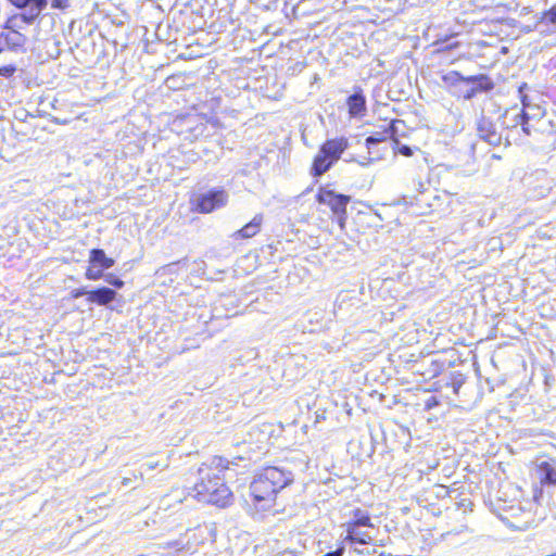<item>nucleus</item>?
<instances>
[{
	"label": "nucleus",
	"mask_w": 556,
	"mask_h": 556,
	"mask_svg": "<svg viewBox=\"0 0 556 556\" xmlns=\"http://www.w3.org/2000/svg\"><path fill=\"white\" fill-rule=\"evenodd\" d=\"M247 460L244 457H236L229 460L222 456H215L208 466L199 468L200 481L194 484V496L200 502L216 505L218 507H226L231 503L232 493L224 482V479L214 472V470L222 472L230 470L231 466H238V462Z\"/></svg>",
	"instance_id": "obj_1"
},
{
	"label": "nucleus",
	"mask_w": 556,
	"mask_h": 556,
	"mask_svg": "<svg viewBox=\"0 0 556 556\" xmlns=\"http://www.w3.org/2000/svg\"><path fill=\"white\" fill-rule=\"evenodd\" d=\"M294 480L291 470L278 466H269L254 476L250 483V493L253 504L260 510L269 509L279 491L290 485Z\"/></svg>",
	"instance_id": "obj_2"
},
{
	"label": "nucleus",
	"mask_w": 556,
	"mask_h": 556,
	"mask_svg": "<svg viewBox=\"0 0 556 556\" xmlns=\"http://www.w3.org/2000/svg\"><path fill=\"white\" fill-rule=\"evenodd\" d=\"M349 148V140L345 137H339L326 140L319 148L314 157L311 174L314 177H320L327 173L341 157L342 153Z\"/></svg>",
	"instance_id": "obj_3"
},
{
	"label": "nucleus",
	"mask_w": 556,
	"mask_h": 556,
	"mask_svg": "<svg viewBox=\"0 0 556 556\" xmlns=\"http://www.w3.org/2000/svg\"><path fill=\"white\" fill-rule=\"evenodd\" d=\"M228 202V193L224 188H214L198 194L192 201L194 210L202 214H208L225 206Z\"/></svg>",
	"instance_id": "obj_4"
},
{
	"label": "nucleus",
	"mask_w": 556,
	"mask_h": 556,
	"mask_svg": "<svg viewBox=\"0 0 556 556\" xmlns=\"http://www.w3.org/2000/svg\"><path fill=\"white\" fill-rule=\"evenodd\" d=\"M316 201L320 204L328 205L338 217L340 226L343 227L346 217V205L350 202L349 195L337 193L331 189L320 188L316 194Z\"/></svg>",
	"instance_id": "obj_5"
},
{
	"label": "nucleus",
	"mask_w": 556,
	"mask_h": 556,
	"mask_svg": "<svg viewBox=\"0 0 556 556\" xmlns=\"http://www.w3.org/2000/svg\"><path fill=\"white\" fill-rule=\"evenodd\" d=\"M477 135L481 140L492 147H497L502 143L505 137L503 132L497 129V126L489 117L481 116L477 122Z\"/></svg>",
	"instance_id": "obj_6"
},
{
	"label": "nucleus",
	"mask_w": 556,
	"mask_h": 556,
	"mask_svg": "<svg viewBox=\"0 0 556 556\" xmlns=\"http://www.w3.org/2000/svg\"><path fill=\"white\" fill-rule=\"evenodd\" d=\"M510 112L506 111L503 115L504 121L502 122V126L506 125V128L509 129V131L505 136L506 144H510V137L511 132L515 128L518 126H521V130L526 136H531V126L529 123V115L527 112L521 110L520 112H515L514 116L511 118V124H506V119L508 118Z\"/></svg>",
	"instance_id": "obj_7"
},
{
	"label": "nucleus",
	"mask_w": 556,
	"mask_h": 556,
	"mask_svg": "<svg viewBox=\"0 0 556 556\" xmlns=\"http://www.w3.org/2000/svg\"><path fill=\"white\" fill-rule=\"evenodd\" d=\"M465 86H470L478 93H486L494 89L493 80L485 74L467 76Z\"/></svg>",
	"instance_id": "obj_8"
},
{
	"label": "nucleus",
	"mask_w": 556,
	"mask_h": 556,
	"mask_svg": "<svg viewBox=\"0 0 556 556\" xmlns=\"http://www.w3.org/2000/svg\"><path fill=\"white\" fill-rule=\"evenodd\" d=\"M346 104L349 106V113L352 117L363 116L366 112V98L361 88L348 98Z\"/></svg>",
	"instance_id": "obj_9"
},
{
	"label": "nucleus",
	"mask_w": 556,
	"mask_h": 556,
	"mask_svg": "<svg viewBox=\"0 0 556 556\" xmlns=\"http://www.w3.org/2000/svg\"><path fill=\"white\" fill-rule=\"evenodd\" d=\"M116 295L117 292L115 290L109 287H100L94 290H90L87 301L97 305H108L116 299Z\"/></svg>",
	"instance_id": "obj_10"
},
{
	"label": "nucleus",
	"mask_w": 556,
	"mask_h": 556,
	"mask_svg": "<svg viewBox=\"0 0 556 556\" xmlns=\"http://www.w3.org/2000/svg\"><path fill=\"white\" fill-rule=\"evenodd\" d=\"M262 224H263V215L262 214H256L251 222H249L248 224H245L242 228H240L239 230H237L232 237L235 239H250V238H253L254 236H256L260 230H261V227H262Z\"/></svg>",
	"instance_id": "obj_11"
},
{
	"label": "nucleus",
	"mask_w": 556,
	"mask_h": 556,
	"mask_svg": "<svg viewBox=\"0 0 556 556\" xmlns=\"http://www.w3.org/2000/svg\"><path fill=\"white\" fill-rule=\"evenodd\" d=\"M538 478L543 484L556 485V465L553 460H543L538 465Z\"/></svg>",
	"instance_id": "obj_12"
},
{
	"label": "nucleus",
	"mask_w": 556,
	"mask_h": 556,
	"mask_svg": "<svg viewBox=\"0 0 556 556\" xmlns=\"http://www.w3.org/2000/svg\"><path fill=\"white\" fill-rule=\"evenodd\" d=\"M7 49L11 51H24V46L27 38L17 30L11 29L9 31L1 33Z\"/></svg>",
	"instance_id": "obj_13"
},
{
	"label": "nucleus",
	"mask_w": 556,
	"mask_h": 556,
	"mask_svg": "<svg viewBox=\"0 0 556 556\" xmlns=\"http://www.w3.org/2000/svg\"><path fill=\"white\" fill-rule=\"evenodd\" d=\"M48 4L47 0H33L29 2L28 10L23 12L20 17L25 24H33Z\"/></svg>",
	"instance_id": "obj_14"
},
{
	"label": "nucleus",
	"mask_w": 556,
	"mask_h": 556,
	"mask_svg": "<svg viewBox=\"0 0 556 556\" xmlns=\"http://www.w3.org/2000/svg\"><path fill=\"white\" fill-rule=\"evenodd\" d=\"M346 526V536L344 542H350L351 544H369L372 541V536L368 534V532L361 531V527L345 525Z\"/></svg>",
	"instance_id": "obj_15"
},
{
	"label": "nucleus",
	"mask_w": 556,
	"mask_h": 556,
	"mask_svg": "<svg viewBox=\"0 0 556 556\" xmlns=\"http://www.w3.org/2000/svg\"><path fill=\"white\" fill-rule=\"evenodd\" d=\"M89 263L101 269H109L114 266V260L108 257L102 249H92L89 255Z\"/></svg>",
	"instance_id": "obj_16"
},
{
	"label": "nucleus",
	"mask_w": 556,
	"mask_h": 556,
	"mask_svg": "<svg viewBox=\"0 0 556 556\" xmlns=\"http://www.w3.org/2000/svg\"><path fill=\"white\" fill-rule=\"evenodd\" d=\"M346 525L356 526V527H369L372 528L371 518L366 510L361 508H356L353 510V518Z\"/></svg>",
	"instance_id": "obj_17"
},
{
	"label": "nucleus",
	"mask_w": 556,
	"mask_h": 556,
	"mask_svg": "<svg viewBox=\"0 0 556 556\" xmlns=\"http://www.w3.org/2000/svg\"><path fill=\"white\" fill-rule=\"evenodd\" d=\"M466 78L467 76L462 75L459 72L451 71L443 75L442 80L448 86L457 87L460 84L465 85Z\"/></svg>",
	"instance_id": "obj_18"
},
{
	"label": "nucleus",
	"mask_w": 556,
	"mask_h": 556,
	"mask_svg": "<svg viewBox=\"0 0 556 556\" xmlns=\"http://www.w3.org/2000/svg\"><path fill=\"white\" fill-rule=\"evenodd\" d=\"M388 139V134H386V131H377V132H374L372 135L368 136L365 140L366 142V147L368 148V150H370L374 146L380 143V142H383Z\"/></svg>",
	"instance_id": "obj_19"
},
{
	"label": "nucleus",
	"mask_w": 556,
	"mask_h": 556,
	"mask_svg": "<svg viewBox=\"0 0 556 556\" xmlns=\"http://www.w3.org/2000/svg\"><path fill=\"white\" fill-rule=\"evenodd\" d=\"M401 126H404L403 121H401V119L391 121L384 129L386 134H388V138H394L399 134Z\"/></svg>",
	"instance_id": "obj_20"
},
{
	"label": "nucleus",
	"mask_w": 556,
	"mask_h": 556,
	"mask_svg": "<svg viewBox=\"0 0 556 556\" xmlns=\"http://www.w3.org/2000/svg\"><path fill=\"white\" fill-rule=\"evenodd\" d=\"M544 23L556 25V4L553 5L549 10L543 12L539 21V24Z\"/></svg>",
	"instance_id": "obj_21"
},
{
	"label": "nucleus",
	"mask_w": 556,
	"mask_h": 556,
	"mask_svg": "<svg viewBox=\"0 0 556 556\" xmlns=\"http://www.w3.org/2000/svg\"><path fill=\"white\" fill-rule=\"evenodd\" d=\"M103 269L98 268L97 266H93L90 264V266L87 268L85 273V277L89 280H99L101 278H104Z\"/></svg>",
	"instance_id": "obj_22"
},
{
	"label": "nucleus",
	"mask_w": 556,
	"mask_h": 556,
	"mask_svg": "<svg viewBox=\"0 0 556 556\" xmlns=\"http://www.w3.org/2000/svg\"><path fill=\"white\" fill-rule=\"evenodd\" d=\"M103 279L105 280V282H108L110 286L116 289H121L124 287V281L112 273L105 274Z\"/></svg>",
	"instance_id": "obj_23"
},
{
	"label": "nucleus",
	"mask_w": 556,
	"mask_h": 556,
	"mask_svg": "<svg viewBox=\"0 0 556 556\" xmlns=\"http://www.w3.org/2000/svg\"><path fill=\"white\" fill-rule=\"evenodd\" d=\"M396 150L400 154L404 156H412L414 154V149L406 144H401L399 141H395Z\"/></svg>",
	"instance_id": "obj_24"
},
{
	"label": "nucleus",
	"mask_w": 556,
	"mask_h": 556,
	"mask_svg": "<svg viewBox=\"0 0 556 556\" xmlns=\"http://www.w3.org/2000/svg\"><path fill=\"white\" fill-rule=\"evenodd\" d=\"M16 72V66L9 64L0 67V76L11 77Z\"/></svg>",
	"instance_id": "obj_25"
},
{
	"label": "nucleus",
	"mask_w": 556,
	"mask_h": 556,
	"mask_svg": "<svg viewBox=\"0 0 556 556\" xmlns=\"http://www.w3.org/2000/svg\"><path fill=\"white\" fill-rule=\"evenodd\" d=\"M463 383H464V378H463L462 374H457V375H455L453 377V379H452V387H453V391H454L455 394L458 393V390L460 389Z\"/></svg>",
	"instance_id": "obj_26"
},
{
	"label": "nucleus",
	"mask_w": 556,
	"mask_h": 556,
	"mask_svg": "<svg viewBox=\"0 0 556 556\" xmlns=\"http://www.w3.org/2000/svg\"><path fill=\"white\" fill-rule=\"evenodd\" d=\"M90 290H87L86 288H77L71 291V296L73 299H78L83 295H87V299L89 298Z\"/></svg>",
	"instance_id": "obj_27"
},
{
	"label": "nucleus",
	"mask_w": 556,
	"mask_h": 556,
	"mask_svg": "<svg viewBox=\"0 0 556 556\" xmlns=\"http://www.w3.org/2000/svg\"><path fill=\"white\" fill-rule=\"evenodd\" d=\"M466 87H467L466 89L462 90L463 98L465 100L473 99L477 96V93L473 91V89L470 86H466Z\"/></svg>",
	"instance_id": "obj_28"
},
{
	"label": "nucleus",
	"mask_w": 556,
	"mask_h": 556,
	"mask_svg": "<svg viewBox=\"0 0 556 556\" xmlns=\"http://www.w3.org/2000/svg\"><path fill=\"white\" fill-rule=\"evenodd\" d=\"M14 7L16 8H27V5L29 4V2H31L33 0H9Z\"/></svg>",
	"instance_id": "obj_29"
},
{
	"label": "nucleus",
	"mask_w": 556,
	"mask_h": 556,
	"mask_svg": "<svg viewBox=\"0 0 556 556\" xmlns=\"http://www.w3.org/2000/svg\"><path fill=\"white\" fill-rule=\"evenodd\" d=\"M345 547L343 544L339 545L334 551L328 552L329 556H343Z\"/></svg>",
	"instance_id": "obj_30"
},
{
	"label": "nucleus",
	"mask_w": 556,
	"mask_h": 556,
	"mask_svg": "<svg viewBox=\"0 0 556 556\" xmlns=\"http://www.w3.org/2000/svg\"><path fill=\"white\" fill-rule=\"evenodd\" d=\"M159 467V462H147L142 465V468H144L147 471L154 470Z\"/></svg>",
	"instance_id": "obj_31"
},
{
	"label": "nucleus",
	"mask_w": 556,
	"mask_h": 556,
	"mask_svg": "<svg viewBox=\"0 0 556 556\" xmlns=\"http://www.w3.org/2000/svg\"><path fill=\"white\" fill-rule=\"evenodd\" d=\"M67 5H68L67 4V0H52V7L53 8L64 9Z\"/></svg>",
	"instance_id": "obj_32"
},
{
	"label": "nucleus",
	"mask_w": 556,
	"mask_h": 556,
	"mask_svg": "<svg viewBox=\"0 0 556 556\" xmlns=\"http://www.w3.org/2000/svg\"><path fill=\"white\" fill-rule=\"evenodd\" d=\"M354 552L356 554H359V555H370V554L376 553V549H370V548H362V549H359V548L355 547Z\"/></svg>",
	"instance_id": "obj_33"
},
{
	"label": "nucleus",
	"mask_w": 556,
	"mask_h": 556,
	"mask_svg": "<svg viewBox=\"0 0 556 556\" xmlns=\"http://www.w3.org/2000/svg\"><path fill=\"white\" fill-rule=\"evenodd\" d=\"M435 404H437V400H435V397H434V396H431V397L427 401L426 406H427V408H429V409H430V408H432V407H433V405H435Z\"/></svg>",
	"instance_id": "obj_34"
},
{
	"label": "nucleus",
	"mask_w": 556,
	"mask_h": 556,
	"mask_svg": "<svg viewBox=\"0 0 556 556\" xmlns=\"http://www.w3.org/2000/svg\"><path fill=\"white\" fill-rule=\"evenodd\" d=\"M53 123L58 124V125H65L67 124V119H61L59 117H52L51 119Z\"/></svg>",
	"instance_id": "obj_35"
},
{
	"label": "nucleus",
	"mask_w": 556,
	"mask_h": 556,
	"mask_svg": "<svg viewBox=\"0 0 556 556\" xmlns=\"http://www.w3.org/2000/svg\"><path fill=\"white\" fill-rule=\"evenodd\" d=\"M509 510L511 511V516H516L517 513L516 511H520L521 510V507L518 505V506H509Z\"/></svg>",
	"instance_id": "obj_36"
},
{
	"label": "nucleus",
	"mask_w": 556,
	"mask_h": 556,
	"mask_svg": "<svg viewBox=\"0 0 556 556\" xmlns=\"http://www.w3.org/2000/svg\"><path fill=\"white\" fill-rule=\"evenodd\" d=\"M130 483H131V478H128V477L123 478V480H122L123 485L127 486Z\"/></svg>",
	"instance_id": "obj_37"
},
{
	"label": "nucleus",
	"mask_w": 556,
	"mask_h": 556,
	"mask_svg": "<svg viewBox=\"0 0 556 556\" xmlns=\"http://www.w3.org/2000/svg\"><path fill=\"white\" fill-rule=\"evenodd\" d=\"M5 43H4V40L2 38V36L0 35V53L5 49Z\"/></svg>",
	"instance_id": "obj_38"
},
{
	"label": "nucleus",
	"mask_w": 556,
	"mask_h": 556,
	"mask_svg": "<svg viewBox=\"0 0 556 556\" xmlns=\"http://www.w3.org/2000/svg\"><path fill=\"white\" fill-rule=\"evenodd\" d=\"M349 161H355V162H357L361 165H366L368 163V162L357 161L355 159H350Z\"/></svg>",
	"instance_id": "obj_39"
},
{
	"label": "nucleus",
	"mask_w": 556,
	"mask_h": 556,
	"mask_svg": "<svg viewBox=\"0 0 556 556\" xmlns=\"http://www.w3.org/2000/svg\"><path fill=\"white\" fill-rule=\"evenodd\" d=\"M177 545H178V543H177V542L168 543V546H169V547H176Z\"/></svg>",
	"instance_id": "obj_40"
}]
</instances>
